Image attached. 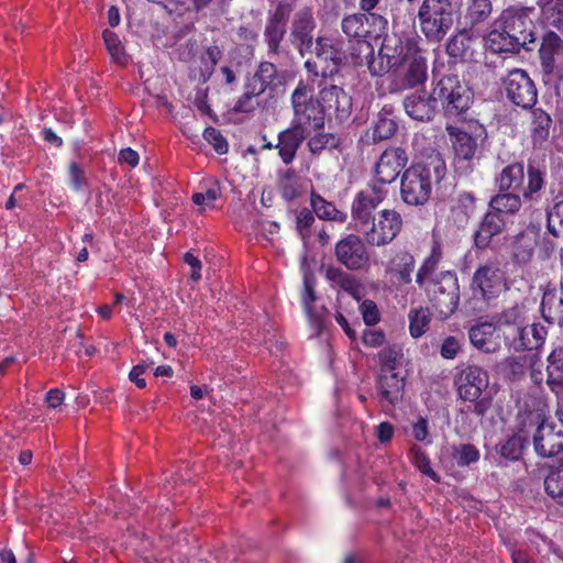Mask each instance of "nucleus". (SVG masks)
I'll return each instance as SVG.
<instances>
[{"label": "nucleus", "instance_id": "obj_9", "mask_svg": "<svg viewBox=\"0 0 563 563\" xmlns=\"http://www.w3.org/2000/svg\"><path fill=\"white\" fill-rule=\"evenodd\" d=\"M313 86L299 80L290 98L294 110L290 125L308 135L324 126V108L321 107L320 100L313 97Z\"/></svg>", "mask_w": 563, "mask_h": 563}, {"label": "nucleus", "instance_id": "obj_51", "mask_svg": "<svg viewBox=\"0 0 563 563\" xmlns=\"http://www.w3.org/2000/svg\"><path fill=\"white\" fill-rule=\"evenodd\" d=\"M452 456L459 466L464 467L477 463L481 453L474 444L462 443L452 448Z\"/></svg>", "mask_w": 563, "mask_h": 563}, {"label": "nucleus", "instance_id": "obj_59", "mask_svg": "<svg viewBox=\"0 0 563 563\" xmlns=\"http://www.w3.org/2000/svg\"><path fill=\"white\" fill-rule=\"evenodd\" d=\"M69 185L75 191H82L89 185L84 168L77 162L68 165Z\"/></svg>", "mask_w": 563, "mask_h": 563}, {"label": "nucleus", "instance_id": "obj_6", "mask_svg": "<svg viewBox=\"0 0 563 563\" xmlns=\"http://www.w3.org/2000/svg\"><path fill=\"white\" fill-rule=\"evenodd\" d=\"M378 373L375 378V390L383 408H395L402 402L407 380L404 369V353L397 345H388L378 352Z\"/></svg>", "mask_w": 563, "mask_h": 563}, {"label": "nucleus", "instance_id": "obj_10", "mask_svg": "<svg viewBox=\"0 0 563 563\" xmlns=\"http://www.w3.org/2000/svg\"><path fill=\"white\" fill-rule=\"evenodd\" d=\"M418 20L420 30L429 42H441L454 23L452 1L423 0L418 10Z\"/></svg>", "mask_w": 563, "mask_h": 563}, {"label": "nucleus", "instance_id": "obj_58", "mask_svg": "<svg viewBox=\"0 0 563 563\" xmlns=\"http://www.w3.org/2000/svg\"><path fill=\"white\" fill-rule=\"evenodd\" d=\"M305 291L302 294L301 302L303 310L310 320L314 319V302L317 294L314 290V278L305 277L303 280Z\"/></svg>", "mask_w": 563, "mask_h": 563}, {"label": "nucleus", "instance_id": "obj_37", "mask_svg": "<svg viewBox=\"0 0 563 563\" xmlns=\"http://www.w3.org/2000/svg\"><path fill=\"white\" fill-rule=\"evenodd\" d=\"M368 16L365 13H353L344 16L341 22L342 32L350 38L355 40V44L351 47L357 51V44L361 41H368L371 32L366 29L365 22Z\"/></svg>", "mask_w": 563, "mask_h": 563}, {"label": "nucleus", "instance_id": "obj_16", "mask_svg": "<svg viewBox=\"0 0 563 563\" xmlns=\"http://www.w3.org/2000/svg\"><path fill=\"white\" fill-rule=\"evenodd\" d=\"M387 189L376 183H368L367 187L356 192L351 206V218L360 231L369 225L375 219V210L386 199Z\"/></svg>", "mask_w": 563, "mask_h": 563}, {"label": "nucleus", "instance_id": "obj_25", "mask_svg": "<svg viewBox=\"0 0 563 563\" xmlns=\"http://www.w3.org/2000/svg\"><path fill=\"white\" fill-rule=\"evenodd\" d=\"M316 22L309 9L301 10L296 14L292 21L290 40L301 56L312 52L314 43L312 32Z\"/></svg>", "mask_w": 563, "mask_h": 563}, {"label": "nucleus", "instance_id": "obj_14", "mask_svg": "<svg viewBox=\"0 0 563 563\" xmlns=\"http://www.w3.org/2000/svg\"><path fill=\"white\" fill-rule=\"evenodd\" d=\"M364 238L356 233L342 236L334 245L336 263L349 272H362L369 267L371 255Z\"/></svg>", "mask_w": 563, "mask_h": 563}, {"label": "nucleus", "instance_id": "obj_36", "mask_svg": "<svg viewBox=\"0 0 563 563\" xmlns=\"http://www.w3.org/2000/svg\"><path fill=\"white\" fill-rule=\"evenodd\" d=\"M277 189L280 197L287 202L295 201L301 196L302 184L295 168L289 167L278 172Z\"/></svg>", "mask_w": 563, "mask_h": 563}, {"label": "nucleus", "instance_id": "obj_17", "mask_svg": "<svg viewBox=\"0 0 563 563\" xmlns=\"http://www.w3.org/2000/svg\"><path fill=\"white\" fill-rule=\"evenodd\" d=\"M505 345L515 352L538 351L548 336V329L540 322L521 324L519 328L503 330Z\"/></svg>", "mask_w": 563, "mask_h": 563}, {"label": "nucleus", "instance_id": "obj_22", "mask_svg": "<svg viewBox=\"0 0 563 563\" xmlns=\"http://www.w3.org/2000/svg\"><path fill=\"white\" fill-rule=\"evenodd\" d=\"M478 37L472 29L464 27L451 35L445 43V52L455 63L476 60Z\"/></svg>", "mask_w": 563, "mask_h": 563}, {"label": "nucleus", "instance_id": "obj_15", "mask_svg": "<svg viewBox=\"0 0 563 563\" xmlns=\"http://www.w3.org/2000/svg\"><path fill=\"white\" fill-rule=\"evenodd\" d=\"M361 230L369 246L382 247L390 244L401 232L404 221L395 209L380 210L375 219Z\"/></svg>", "mask_w": 563, "mask_h": 563}, {"label": "nucleus", "instance_id": "obj_54", "mask_svg": "<svg viewBox=\"0 0 563 563\" xmlns=\"http://www.w3.org/2000/svg\"><path fill=\"white\" fill-rule=\"evenodd\" d=\"M102 37L112 60L117 64H124L126 62V56L124 47L117 33L110 30H104L102 32Z\"/></svg>", "mask_w": 563, "mask_h": 563}, {"label": "nucleus", "instance_id": "obj_29", "mask_svg": "<svg viewBox=\"0 0 563 563\" xmlns=\"http://www.w3.org/2000/svg\"><path fill=\"white\" fill-rule=\"evenodd\" d=\"M445 131L452 142L455 156L459 159L473 161L478 152V136L451 124L445 125Z\"/></svg>", "mask_w": 563, "mask_h": 563}, {"label": "nucleus", "instance_id": "obj_12", "mask_svg": "<svg viewBox=\"0 0 563 563\" xmlns=\"http://www.w3.org/2000/svg\"><path fill=\"white\" fill-rule=\"evenodd\" d=\"M501 93L515 107L531 110L538 101V88L529 73L512 68L500 79Z\"/></svg>", "mask_w": 563, "mask_h": 563}, {"label": "nucleus", "instance_id": "obj_53", "mask_svg": "<svg viewBox=\"0 0 563 563\" xmlns=\"http://www.w3.org/2000/svg\"><path fill=\"white\" fill-rule=\"evenodd\" d=\"M547 230L554 238L563 236V200L556 201L548 209Z\"/></svg>", "mask_w": 563, "mask_h": 563}, {"label": "nucleus", "instance_id": "obj_47", "mask_svg": "<svg viewBox=\"0 0 563 563\" xmlns=\"http://www.w3.org/2000/svg\"><path fill=\"white\" fill-rule=\"evenodd\" d=\"M527 310L523 303H516L507 309H504L499 314V323L503 330L509 328H519L527 321Z\"/></svg>", "mask_w": 563, "mask_h": 563}, {"label": "nucleus", "instance_id": "obj_5", "mask_svg": "<svg viewBox=\"0 0 563 563\" xmlns=\"http://www.w3.org/2000/svg\"><path fill=\"white\" fill-rule=\"evenodd\" d=\"M527 170L521 162L515 161L501 168L495 177L499 191H515L522 194L528 202L537 201L547 185L545 156H530L527 161Z\"/></svg>", "mask_w": 563, "mask_h": 563}, {"label": "nucleus", "instance_id": "obj_38", "mask_svg": "<svg viewBox=\"0 0 563 563\" xmlns=\"http://www.w3.org/2000/svg\"><path fill=\"white\" fill-rule=\"evenodd\" d=\"M523 202L522 194L515 191H499L490 198L489 208L500 216L518 213Z\"/></svg>", "mask_w": 563, "mask_h": 563}, {"label": "nucleus", "instance_id": "obj_60", "mask_svg": "<svg viewBox=\"0 0 563 563\" xmlns=\"http://www.w3.org/2000/svg\"><path fill=\"white\" fill-rule=\"evenodd\" d=\"M202 135H203V139L213 147V150L218 154L223 155V154L228 153V151H229L228 142L218 129H216L213 126H208L205 129Z\"/></svg>", "mask_w": 563, "mask_h": 563}, {"label": "nucleus", "instance_id": "obj_7", "mask_svg": "<svg viewBox=\"0 0 563 563\" xmlns=\"http://www.w3.org/2000/svg\"><path fill=\"white\" fill-rule=\"evenodd\" d=\"M432 92L445 118L457 121L466 120L474 95L467 84L460 79L459 75L442 76L433 84Z\"/></svg>", "mask_w": 563, "mask_h": 563}, {"label": "nucleus", "instance_id": "obj_8", "mask_svg": "<svg viewBox=\"0 0 563 563\" xmlns=\"http://www.w3.org/2000/svg\"><path fill=\"white\" fill-rule=\"evenodd\" d=\"M488 373L478 365H463L454 375L457 395L464 401L473 402L472 413L484 417L493 406L490 396H482L488 387Z\"/></svg>", "mask_w": 563, "mask_h": 563}, {"label": "nucleus", "instance_id": "obj_33", "mask_svg": "<svg viewBox=\"0 0 563 563\" xmlns=\"http://www.w3.org/2000/svg\"><path fill=\"white\" fill-rule=\"evenodd\" d=\"M496 325L493 322H479L468 330V338L474 347L485 353H495L499 343L495 338Z\"/></svg>", "mask_w": 563, "mask_h": 563}, {"label": "nucleus", "instance_id": "obj_46", "mask_svg": "<svg viewBox=\"0 0 563 563\" xmlns=\"http://www.w3.org/2000/svg\"><path fill=\"white\" fill-rule=\"evenodd\" d=\"M430 307L428 308H419L411 309L408 313L409 319V332L412 338L422 336L429 328L431 318H430Z\"/></svg>", "mask_w": 563, "mask_h": 563}, {"label": "nucleus", "instance_id": "obj_64", "mask_svg": "<svg viewBox=\"0 0 563 563\" xmlns=\"http://www.w3.org/2000/svg\"><path fill=\"white\" fill-rule=\"evenodd\" d=\"M238 38L242 44H245L253 53L254 47L258 41V31L250 24L241 25L236 32Z\"/></svg>", "mask_w": 563, "mask_h": 563}, {"label": "nucleus", "instance_id": "obj_24", "mask_svg": "<svg viewBox=\"0 0 563 563\" xmlns=\"http://www.w3.org/2000/svg\"><path fill=\"white\" fill-rule=\"evenodd\" d=\"M402 106L405 112L411 119L420 122H429L433 120L438 111V103L435 101L433 92L431 91L429 93L424 89L417 90L408 95L404 99Z\"/></svg>", "mask_w": 563, "mask_h": 563}, {"label": "nucleus", "instance_id": "obj_26", "mask_svg": "<svg viewBox=\"0 0 563 563\" xmlns=\"http://www.w3.org/2000/svg\"><path fill=\"white\" fill-rule=\"evenodd\" d=\"M324 277L332 288L349 294L353 299L360 301L364 297V286L360 278L344 271L340 266L328 265L324 268Z\"/></svg>", "mask_w": 563, "mask_h": 563}, {"label": "nucleus", "instance_id": "obj_63", "mask_svg": "<svg viewBox=\"0 0 563 563\" xmlns=\"http://www.w3.org/2000/svg\"><path fill=\"white\" fill-rule=\"evenodd\" d=\"M360 309L366 325H374L380 320V313L377 305L373 300H364L361 303Z\"/></svg>", "mask_w": 563, "mask_h": 563}, {"label": "nucleus", "instance_id": "obj_20", "mask_svg": "<svg viewBox=\"0 0 563 563\" xmlns=\"http://www.w3.org/2000/svg\"><path fill=\"white\" fill-rule=\"evenodd\" d=\"M563 55V40L554 31L543 33L539 47L540 67L545 84L552 81V77L559 73L563 64L558 63V58Z\"/></svg>", "mask_w": 563, "mask_h": 563}, {"label": "nucleus", "instance_id": "obj_30", "mask_svg": "<svg viewBox=\"0 0 563 563\" xmlns=\"http://www.w3.org/2000/svg\"><path fill=\"white\" fill-rule=\"evenodd\" d=\"M398 130V122L391 106H384L378 112L376 120L367 130L366 136L372 143L391 139Z\"/></svg>", "mask_w": 563, "mask_h": 563}, {"label": "nucleus", "instance_id": "obj_44", "mask_svg": "<svg viewBox=\"0 0 563 563\" xmlns=\"http://www.w3.org/2000/svg\"><path fill=\"white\" fill-rule=\"evenodd\" d=\"M221 197L220 181L214 178L203 179L200 190L192 195V201L197 206L213 207V202Z\"/></svg>", "mask_w": 563, "mask_h": 563}, {"label": "nucleus", "instance_id": "obj_42", "mask_svg": "<svg viewBox=\"0 0 563 563\" xmlns=\"http://www.w3.org/2000/svg\"><path fill=\"white\" fill-rule=\"evenodd\" d=\"M464 23L473 29L487 21L493 12L492 0H467Z\"/></svg>", "mask_w": 563, "mask_h": 563}, {"label": "nucleus", "instance_id": "obj_50", "mask_svg": "<svg viewBox=\"0 0 563 563\" xmlns=\"http://www.w3.org/2000/svg\"><path fill=\"white\" fill-rule=\"evenodd\" d=\"M544 489L556 504L563 506V467L549 472L544 479Z\"/></svg>", "mask_w": 563, "mask_h": 563}, {"label": "nucleus", "instance_id": "obj_21", "mask_svg": "<svg viewBox=\"0 0 563 563\" xmlns=\"http://www.w3.org/2000/svg\"><path fill=\"white\" fill-rule=\"evenodd\" d=\"M384 42L380 45L378 55H375L374 47L369 41H361L357 44V52L354 48L350 52L351 62L355 66L366 65L372 76H390L393 73L394 64L389 63L388 58L382 52Z\"/></svg>", "mask_w": 563, "mask_h": 563}, {"label": "nucleus", "instance_id": "obj_19", "mask_svg": "<svg viewBox=\"0 0 563 563\" xmlns=\"http://www.w3.org/2000/svg\"><path fill=\"white\" fill-rule=\"evenodd\" d=\"M408 163V155L402 147H387L379 156L374 167V178L369 183H376L385 188L393 184Z\"/></svg>", "mask_w": 563, "mask_h": 563}, {"label": "nucleus", "instance_id": "obj_23", "mask_svg": "<svg viewBox=\"0 0 563 563\" xmlns=\"http://www.w3.org/2000/svg\"><path fill=\"white\" fill-rule=\"evenodd\" d=\"M320 102L324 115H334L339 122L346 121L352 113V97L336 85L320 89Z\"/></svg>", "mask_w": 563, "mask_h": 563}, {"label": "nucleus", "instance_id": "obj_32", "mask_svg": "<svg viewBox=\"0 0 563 563\" xmlns=\"http://www.w3.org/2000/svg\"><path fill=\"white\" fill-rule=\"evenodd\" d=\"M540 311L547 322L563 327V280L560 279L559 291L548 289L543 292Z\"/></svg>", "mask_w": 563, "mask_h": 563}, {"label": "nucleus", "instance_id": "obj_55", "mask_svg": "<svg viewBox=\"0 0 563 563\" xmlns=\"http://www.w3.org/2000/svg\"><path fill=\"white\" fill-rule=\"evenodd\" d=\"M261 96L262 95L256 91L252 93V89L244 84L243 93L234 103L233 110L240 113H250L254 111L260 106L258 97Z\"/></svg>", "mask_w": 563, "mask_h": 563}, {"label": "nucleus", "instance_id": "obj_28", "mask_svg": "<svg viewBox=\"0 0 563 563\" xmlns=\"http://www.w3.org/2000/svg\"><path fill=\"white\" fill-rule=\"evenodd\" d=\"M249 88L263 95L267 89H274L282 84V76L278 73L277 66L268 60H263L258 64L256 70L246 77L245 82Z\"/></svg>", "mask_w": 563, "mask_h": 563}, {"label": "nucleus", "instance_id": "obj_18", "mask_svg": "<svg viewBox=\"0 0 563 563\" xmlns=\"http://www.w3.org/2000/svg\"><path fill=\"white\" fill-rule=\"evenodd\" d=\"M537 429L533 433V448L541 457H552L563 452V426L536 417Z\"/></svg>", "mask_w": 563, "mask_h": 563}, {"label": "nucleus", "instance_id": "obj_13", "mask_svg": "<svg viewBox=\"0 0 563 563\" xmlns=\"http://www.w3.org/2000/svg\"><path fill=\"white\" fill-rule=\"evenodd\" d=\"M508 289L506 272L497 263L487 262L479 265L472 275L471 290L473 297L489 305Z\"/></svg>", "mask_w": 563, "mask_h": 563}, {"label": "nucleus", "instance_id": "obj_40", "mask_svg": "<svg viewBox=\"0 0 563 563\" xmlns=\"http://www.w3.org/2000/svg\"><path fill=\"white\" fill-rule=\"evenodd\" d=\"M547 385L559 394L563 390V346L555 347L547 357Z\"/></svg>", "mask_w": 563, "mask_h": 563}, {"label": "nucleus", "instance_id": "obj_2", "mask_svg": "<svg viewBox=\"0 0 563 563\" xmlns=\"http://www.w3.org/2000/svg\"><path fill=\"white\" fill-rule=\"evenodd\" d=\"M382 52L389 63L394 64L393 73L386 77L390 93L402 92L424 85L428 79L427 58L415 36L387 34L384 37Z\"/></svg>", "mask_w": 563, "mask_h": 563}, {"label": "nucleus", "instance_id": "obj_48", "mask_svg": "<svg viewBox=\"0 0 563 563\" xmlns=\"http://www.w3.org/2000/svg\"><path fill=\"white\" fill-rule=\"evenodd\" d=\"M409 454L411 456L412 464L426 476L434 481L440 482V476L431 466V461L427 452L419 445L413 444L410 448Z\"/></svg>", "mask_w": 563, "mask_h": 563}, {"label": "nucleus", "instance_id": "obj_61", "mask_svg": "<svg viewBox=\"0 0 563 563\" xmlns=\"http://www.w3.org/2000/svg\"><path fill=\"white\" fill-rule=\"evenodd\" d=\"M379 2L380 0H360V9L363 12H367L369 14V18L372 19L374 26L377 27L378 30L375 36L382 35V33L386 30L388 24L387 19L384 18L383 15L371 13V11L375 9Z\"/></svg>", "mask_w": 563, "mask_h": 563}, {"label": "nucleus", "instance_id": "obj_43", "mask_svg": "<svg viewBox=\"0 0 563 563\" xmlns=\"http://www.w3.org/2000/svg\"><path fill=\"white\" fill-rule=\"evenodd\" d=\"M342 140L335 133H316L307 142L308 151L312 155H320L322 152H332L341 146Z\"/></svg>", "mask_w": 563, "mask_h": 563}, {"label": "nucleus", "instance_id": "obj_31", "mask_svg": "<svg viewBox=\"0 0 563 563\" xmlns=\"http://www.w3.org/2000/svg\"><path fill=\"white\" fill-rule=\"evenodd\" d=\"M308 136V134L291 125L278 133V142L275 148L278 151V156L285 165H289L295 161L298 150Z\"/></svg>", "mask_w": 563, "mask_h": 563}, {"label": "nucleus", "instance_id": "obj_34", "mask_svg": "<svg viewBox=\"0 0 563 563\" xmlns=\"http://www.w3.org/2000/svg\"><path fill=\"white\" fill-rule=\"evenodd\" d=\"M551 115L541 108L531 109L530 137L534 147H542L550 137Z\"/></svg>", "mask_w": 563, "mask_h": 563}, {"label": "nucleus", "instance_id": "obj_4", "mask_svg": "<svg viewBox=\"0 0 563 563\" xmlns=\"http://www.w3.org/2000/svg\"><path fill=\"white\" fill-rule=\"evenodd\" d=\"M445 175L446 165L439 154L412 163L402 172L400 178L401 200L407 206L426 205L430 199L433 185L441 183Z\"/></svg>", "mask_w": 563, "mask_h": 563}, {"label": "nucleus", "instance_id": "obj_1", "mask_svg": "<svg viewBox=\"0 0 563 563\" xmlns=\"http://www.w3.org/2000/svg\"><path fill=\"white\" fill-rule=\"evenodd\" d=\"M442 258V245L433 241L429 255L417 269L415 282L424 292L433 314L445 320L457 310L461 289L455 271H439Z\"/></svg>", "mask_w": 563, "mask_h": 563}, {"label": "nucleus", "instance_id": "obj_62", "mask_svg": "<svg viewBox=\"0 0 563 563\" xmlns=\"http://www.w3.org/2000/svg\"><path fill=\"white\" fill-rule=\"evenodd\" d=\"M476 197L472 192H461L456 199L455 210L463 213L466 219L473 217L476 212Z\"/></svg>", "mask_w": 563, "mask_h": 563}, {"label": "nucleus", "instance_id": "obj_27", "mask_svg": "<svg viewBox=\"0 0 563 563\" xmlns=\"http://www.w3.org/2000/svg\"><path fill=\"white\" fill-rule=\"evenodd\" d=\"M505 227L506 221L504 217L489 208L474 232V245L479 250L487 249L493 239L504 232Z\"/></svg>", "mask_w": 563, "mask_h": 563}, {"label": "nucleus", "instance_id": "obj_11", "mask_svg": "<svg viewBox=\"0 0 563 563\" xmlns=\"http://www.w3.org/2000/svg\"><path fill=\"white\" fill-rule=\"evenodd\" d=\"M311 53L314 54V58L307 59L303 66L312 81L319 77L332 79L339 74L345 56L333 38L328 36L317 37Z\"/></svg>", "mask_w": 563, "mask_h": 563}, {"label": "nucleus", "instance_id": "obj_52", "mask_svg": "<svg viewBox=\"0 0 563 563\" xmlns=\"http://www.w3.org/2000/svg\"><path fill=\"white\" fill-rule=\"evenodd\" d=\"M285 34L286 27L265 24L264 42L267 45V52L269 56L280 54V44L285 37Z\"/></svg>", "mask_w": 563, "mask_h": 563}, {"label": "nucleus", "instance_id": "obj_41", "mask_svg": "<svg viewBox=\"0 0 563 563\" xmlns=\"http://www.w3.org/2000/svg\"><path fill=\"white\" fill-rule=\"evenodd\" d=\"M310 205L313 213L321 220L335 221L344 223L347 214L339 210L333 202L325 200L321 195L312 191L310 195Z\"/></svg>", "mask_w": 563, "mask_h": 563}, {"label": "nucleus", "instance_id": "obj_35", "mask_svg": "<svg viewBox=\"0 0 563 563\" xmlns=\"http://www.w3.org/2000/svg\"><path fill=\"white\" fill-rule=\"evenodd\" d=\"M415 266V256L407 250H398L390 257L388 269L399 283L408 285L412 282Z\"/></svg>", "mask_w": 563, "mask_h": 563}, {"label": "nucleus", "instance_id": "obj_3", "mask_svg": "<svg viewBox=\"0 0 563 563\" xmlns=\"http://www.w3.org/2000/svg\"><path fill=\"white\" fill-rule=\"evenodd\" d=\"M534 18V7L515 4L505 8L487 35V47L498 54L530 51L529 45L537 42Z\"/></svg>", "mask_w": 563, "mask_h": 563}, {"label": "nucleus", "instance_id": "obj_56", "mask_svg": "<svg viewBox=\"0 0 563 563\" xmlns=\"http://www.w3.org/2000/svg\"><path fill=\"white\" fill-rule=\"evenodd\" d=\"M316 218L312 210L305 207L297 211L296 230L303 241L311 236V228Z\"/></svg>", "mask_w": 563, "mask_h": 563}, {"label": "nucleus", "instance_id": "obj_57", "mask_svg": "<svg viewBox=\"0 0 563 563\" xmlns=\"http://www.w3.org/2000/svg\"><path fill=\"white\" fill-rule=\"evenodd\" d=\"M501 369L510 380H516L525 374L526 358L521 356H509L501 363Z\"/></svg>", "mask_w": 563, "mask_h": 563}, {"label": "nucleus", "instance_id": "obj_45", "mask_svg": "<svg viewBox=\"0 0 563 563\" xmlns=\"http://www.w3.org/2000/svg\"><path fill=\"white\" fill-rule=\"evenodd\" d=\"M527 444L528 442L525 437L515 433L501 441L497 446V451L500 456L508 461H519L523 455Z\"/></svg>", "mask_w": 563, "mask_h": 563}, {"label": "nucleus", "instance_id": "obj_49", "mask_svg": "<svg viewBox=\"0 0 563 563\" xmlns=\"http://www.w3.org/2000/svg\"><path fill=\"white\" fill-rule=\"evenodd\" d=\"M540 8L548 24L559 30L563 29V0H544Z\"/></svg>", "mask_w": 563, "mask_h": 563}, {"label": "nucleus", "instance_id": "obj_39", "mask_svg": "<svg viewBox=\"0 0 563 563\" xmlns=\"http://www.w3.org/2000/svg\"><path fill=\"white\" fill-rule=\"evenodd\" d=\"M537 246V236L533 233L522 231L518 233L511 245V258L516 264H528Z\"/></svg>", "mask_w": 563, "mask_h": 563}]
</instances>
